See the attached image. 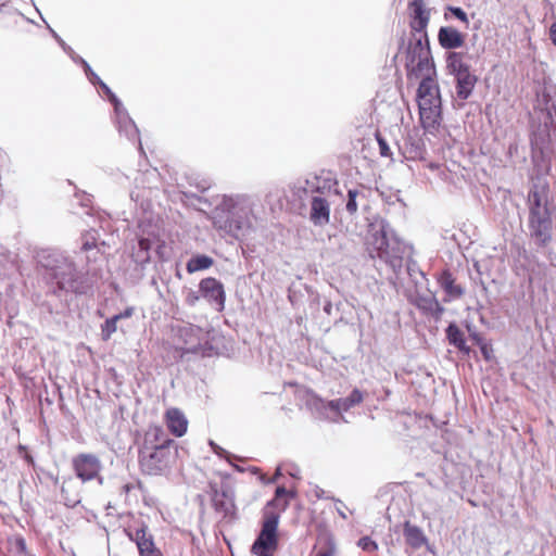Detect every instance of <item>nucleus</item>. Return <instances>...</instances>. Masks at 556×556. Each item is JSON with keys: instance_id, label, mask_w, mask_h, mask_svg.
Returning a JSON list of instances; mask_svg holds the SVG:
<instances>
[{"instance_id": "f257e3e1", "label": "nucleus", "mask_w": 556, "mask_h": 556, "mask_svg": "<svg viewBox=\"0 0 556 556\" xmlns=\"http://www.w3.org/2000/svg\"><path fill=\"white\" fill-rule=\"evenodd\" d=\"M141 475L169 477L179 463V447L160 425L149 426L135 440Z\"/></svg>"}, {"instance_id": "f03ea898", "label": "nucleus", "mask_w": 556, "mask_h": 556, "mask_svg": "<svg viewBox=\"0 0 556 556\" xmlns=\"http://www.w3.org/2000/svg\"><path fill=\"white\" fill-rule=\"evenodd\" d=\"M40 262L46 270V276L54 281L59 290L66 292H81V282L78 279L75 265L64 257L47 258L42 255Z\"/></svg>"}, {"instance_id": "7ed1b4c3", "label": "nucleus", "mask_w": 556, "mask_h": 556, "mask_svg": "<svg viewBox=\"0 0 556 556\" xmlns=\"http://www.w3.org/2000/svg\"><path fill=\"white\" fill-rule=\"evenodd\" d=\"M366 248L372 258L383 260L393 268L402 266L404 245L400 240L389 238L383 229L369 235Z\"/></svg>"}, {"instance_id": "20e7f679", "label": "nucleus", "mask_w": 556, "mask_h": 556, "mask_svg": "<svg viewBox=\"0 0 556 556\" xmlns=\"http://www.w3.org/2000/svg\"><path fill=\"white\" fill-rule=\"evenodd\" d=\"M406 75L409 81L420 80L429 84L437 83L435 67L430 51L422 47L421 41L408 52L406 61Z\"/></svg>"}, {"instance_id": "39448f33", "label": "nucleus", "mask_w": 556, "mask_h": 556, "mask_svg": "<svg viewBox=\"0 0 556 556\" xmlns=\"http://www.w3.org/2000/svg\"><path fill=\"white\" fill-rule=\"evenodd\" d=\"M447 64L448 68L455 76L457 98L460 100H467L477 84V76L471 74L470 67L464 62L462 53H450Z\"/></svg>"}, {"instance_id": "423d86ee", "label": "nucleus", "mask_w": 556, "mask_h": 556, "mask_svg": "<svg viewBox=\"0 0 556 556\" xmlns=\"http://www.w3.org/2000/svg\"><path fill=\"white\" fill-rule=\"evenodd\" d=\"M279 535L276 517L262 519L261 531L254 541L251 553L253 556H274L278 549Z\"/></svg>"}, {"instance_id": "0eeeda50", "label": "nucleus", "mask_w": 556, "mask_h": 556, "mask_svg": "<svg viewBox=\"0 0 556 556\" xmlns=\"http://www.w3.org/2000/svg\"><path fill=\"white\" fill-rule=\"evenodd\" d=\"M208 488V494L214 510L224 518H233L237 507L231 485L225 481L220 483L211 481Z\"/></svg>"}, {"instance_id": "6e6552de", "label": "nucleus", "mask_w": 556, "mask_h": 556, "mask_svg": "<svg viewBox=\"0 0 556 556\" xmlns=\"http://www.w3.org/2000/svg\"><path fill=\"white\" fill-rule=\"evenodd\" d=\"M128 539L137 546L139 556H163L162 551L156 546L153 535L149 532L148 526L141 521L137 527L124 529Z\"/></svg>"}, {"instance_id": "1a4fd4ad", "label": "nucleus", "mask_w": 556, "mask_h": 556, "mask_svg": "<svg viewBox=\"0 0 556 556\" xmlns=\"http://www.w3.org/2000/svg\"><path fill=\"white\" fill-rule=\"evenodd\" d=\"M72 468L83 482L100 478L102 465L100 458L92 453H79L72 458Z\"/></svg>"}, {"instance_id": "9d476101", "label": "nucleus", "mask_w": 556, "mask_h": 556, "mask_svg": "<svg viewBox=\"0 0 556 556\" xmlns=\"http://www.w3.org/2000/svg\"><path fill=\"white\" fill-rule=\"evenodd\" d=\"M530 236L535 244L544 248L552 241L553 220L551 213H536L528 218Z\"/></svg>"}, {"instance_id": "9b49d317", "label": "nucleus", "mask_w": 556, "mask_h": 556, "mask_svg": "<svg viewBox=\"0 0 556 556\" xmlns=\"http://www.w3.org/2000/svg\"><path fill=\"white\" fill-rule=\"evenodd\" d=\"M213 224L215 228L233 237H238L239 232L249 226V220L247 218V213L243 210H239L217 215L214 218Z\"/></svg>"}, {"instance_id": "f8f14e48", "label": "nucleus", "mask_w": 556, "mask_h": 556, "mask_svg": "<svg viewBox=\"0 0 556 556\" xmlns=\"http://www.w3.org/2000/svg\"><path fill=\"white\" fill-rule=\"evenodd\" d=\"M409 27L415 34H424L427 37V27L430 22V10L425 0H413L408 3Z\"/></svg>"}, {"instance_id": "ddd939ff", "label": "nucleus", "mask_w": 556, "mask_h": 556, "mask_svg": "<svg viewBox=\"0 0 556 556\" xmlns=\"http://www.w3.org/2000/svg\"><path fill=\"white\" fill-rule=\"evenodd\" d=\"M199 289L201 295L214 304L218 312L225 308L226 293L223 283L213 277L204 278L200 281Z\"/></svg>"}, {"instance_id": "4468645a", "label": "nucleus", "mask_w": 556, "mask_h": 556, "mask_svg": "<svg viewBox=\"0 0 556 556\" xmlns=\"http://www.w3.org/2000/svg\"><path fill=\"white\" fill-rule=\"evenodd\" d=\"M163 419L168 432L174 437L181 438L187 433L189 421L180 408L166 409Z\"/></svg>"}, {"instance_id": "2eb2a0df", "label": "nucleus", "mask_w": 556, "mask_h": 556, "mask_svg": "<svg viewBox=\"0 0 556 556\" xmlns=\"http://www.w3.org/2000/svg\"><path fill=\"white\" fill-rule=\"evenodd\" d=\"M418 110L421 108H439L442 106L440 89L438 83L429 84L420 81L417 89Z\"/></svg>"}, {"instance_id": "dca6fc26", "label": "nucleus", "mask_w": 556, "mask_h": 556, "mask_svg": "<svg viewBox=\"0 0 556 556\" xmlns=\"http://www.w3.org/2000/svg\"><path fill=\"white\" fill-rule=\"evenodd\" d=\"M290 492L285 486H278L275 492V496L270 500L263 509V518L276 517V521L279 525L281 513H283L289 506Z\"/></svg>"}, {"instance_id": "f3484780", "label": "nucleus", "mask_w": 556, "mask_h": 556, "mask_svg": "<svg viewBox=\"0 0 556 556\" xmlns=\"http://www.w3.org/2000/svg\"><path fill=\"white\" fill-rule=\"evenodd\" d=\"M548 186H534L528 194L529 216L533 214L543 215V213H551L547 206Z\"/></svg>"}, {"instance_id": "a211bd4d", "label": "nucleus", "mask_w": 556, "mask_h": 556, "mask_svg": "<svg viewBox=\"0 0 556 556\" xmlns=\"http://www.w3.org/2000/svg\"><path fill=\"white\" fill-rule=\"evenodd\" d=\"M412 304L415 305L424 315L431 316L435 320L441 319L444 307L439 303L434 295H420L417 294L410 300Z\"/></svg>"}, {"instance_id": "6ab92c4d", "label": "nucleus", "mask_w": 556, "mask_h": 556, "mask_svg": "<svg viewBox=\"0 0 556 556\" xmlns=\"http://www.w3.org/2000/svg\"><path fill=\"white\" fill-rule=\"evenodd\" d=\"M437 281L447 296L445 301L459 299L464 295V288L456 283V278L450 269L442 270L437 277Z\"/></svg>"}, {"instance_id": "aec40b11", "label": "nucleus", "mask_w": 556, "mask_h": 556, "mask_svg": "<svg viewBox=\"0 0 556 556\" xmlns=\"http://www.w3.org/2000/svg\"><path fill=\"white\" fill-rule=\"evenodd\" d=\"M419 119L426 132L435 134L442 122V106L419 109Z\"/></svg>"}, {"instance_id": "412c9836", "label": "nucleus", "mask_w": 556, "mask_h": 556, "mask_svg": "<svg viewBox=\"0 0 556 556\" xmlns=\"http://www.w3.org/2000/svg\"><path fill=\"white\" fill-rule=\"evenodd\" d=\"M309 556H339L334 538L329 533L319 534Z\"/></svg>"}, {"instance_id": "4be33fe9", "label": "nucleus", "mask_w": 556, "mask_h": 556, "mask_svg": "<svg viewBox=\"0 0 556 556\" xmlns=\"http://www.w3.org/2000/svg\"><path fill=\"white\" fill-rule=\"evenodd\" d=\"M311 220L318 226H323L330 220V207L326 199L314 197L311 203Z\"/></svg>"}, {"instance_id": "5701e85b", "label": "nucleus", "mask_w": 556, "mask_h": 556, "mask_svg": "<svg viewBox=\"0 0 556 556\" xmlns=\"http://www.w3.org/2000/svg\"><path fill=\"white\" fill-rule=\"evenodd\" d=\"M439 43L444 49L460 48L465 43V36L454 27H441L438 34Z\"/></svg>"}, {"instance_id": "b1692460", "label": "nucleus", "mask_w": 556, "mask_h": 556, "mask_svg": "<svg viewBox=\"0 0 556 556\" xmlns=\"http://www.w3.org/2000/svg\"><path fill=\"white\" fill-rule=\"evenodd\" d=\"M404 538L406 543L413 548L421 547L427 541L421 529L409 521H406L404 525Z\"/></svg>"}, {"instance_id": "393cba45", "label": "nucleus", "mask_w": 556, "mask_h": 556, "mask_svg": "<svg viewBox=\"0 0 556 556\" xmlns=\"http://www.w3.org/2000/svg\"><path fill=\"white\" fill-rule=\"evenodd\" d=\"M446 337L448 342L456 346L458 350L466 353L469 352V348L466 345V339L464 332L455 324H451L446 329Z\"/></svg>"}, {"instance_id": "a878e982", "label": "nucleus", "mask_w": 556, "mask_h": 556, "mask_svg": "<svg viewBox=\"0 0 556 556\" xmlns=\"http://www.w3.org/2000/svg\"><path fill=\"white\" fill-rule=\"evenodd\" d=\"M213 264L214 260L212 257L204 254H198L188 261L186 268L189 274H192L199 270L207 269L212 267Z\"/></svg>"}, {"instance_id": "bb28decb", "label": "nucleus", "mask_w": 556, "mask_h": 556, "mask_svg": "<svg viewBox=\"0 0 556 556\" xmlns=\"http://www.w3.org/2000/svg\"><path fill=\"white\" fill-rule=\"evenodd\" d=\"M117 319L113 316L108 318L101 326V337L103 341H109L114 332L117 330Z\"/></svg>"}, {"instance_id": "cd10ccee", "label": "nucleus", "mask_w": 556, "mask_h": 556, "mask_svg": "<svg viewBox=\"0 0 556 556\" xmlns=\"http://www.w3.org/2000/svg\"><path fill=\"white\" fill-rule=\"evenodd\" d=\"M72 484H73L72 480H68V481H64L63 485H62L63 498L66 501V505H68V506H74L77 503H79V501H80L78 492H76L73 495L68 494L67 486H71Z\"/></svg>"}, {"instance_id": "c85d7f7f", "label": "nucleus", "mask_w": 556, "mask_h": 556, "mask_svg": "<svg viewBox=\"0 0 556 556\" xmlns=\"http://www.w3.org/2000/svg\"><path fill=\"white\" fill-rule=\"evenodd\" d=\"M357 546L367 553H376L378 551V544L370 536H363L358 540Z\"/></svg>"}, {"instance_id": "c756f323", "label": "nucleus", "mask_w": 556, "mask_h": 556, "mask_svg": "<svg viewBox=\"0 0 556 556\" xmlns=\"http://www.w3.org/2000/svg\"><path fill=\"white\" fill-rule=\"evenodd\" d=\"M363 195L358 190H349L348 192V202H346V211L350 214H355L357 212V202L356 199Z\"/></svg>"}, {"instance_id": "7c9ffc66", "label": "nucleus", "mask_w": 556, "mask_h": 556, "mask_svg": "<svg viewBox=\"0 0 556 556\" xmlns=\"http://www.w3.org/2000/svg\"><path fill=\"white\" fill-rule=\"evenodd\" d=\"M345 405L344 410H349L351 407L363 402V394L358 389H354L351 394L344 399Z\"/></svg>"}, {"instance_id": "2f4dec72", "label": "nucleus", "mask_w": 556, "mask_h": 556, "mask_svg": "<svg viewBox=\"0 0 556 556\" xmlns=\"http://www.w3.org/2000/svg\"><path fill=\"white\" fill-rule=\"evenodd\" d=\"M375 137L377 139L378 146H379V153L383 157H391L392 151L387 142V140L381 136L379 131L375 134Z\"/></svg>"}, {"instance_id": "473e14b6", "label": "nucleus", "mask_w": 556, "mask_h": 556, "mask_svg": "<svg viewBox=\"0 0 556 556\" xmlns=\"http://www.w3.org/2000/svg\"><path fill=\"white\" fill-rule=\"evenodd\" d=\"M447 10L456 17L458 18L459 21H462L463 23H465L466 25H468L469 21H468V16L466 14V12L460 9V8H456V7H448Z\"/></svg>"}, {"instance_id": "72a5a7b5", "label": "nucleus", "mask_w": 556, "mask_h": 556, "mask_svg": "<svg viewBox=\"0 0 556 556\" xmlns=\"http://www.w3.org/2000/svg\"><path fill=\"white\" fill-rule=\"evenodd\" d=\"M344 399H337L329 402V407L333 410H344Z\"/></svg>"}, {"instance_id": "f704fd0d", "label": "nucleus", "mask_w": 556, "mask_h": 556, "mask_svg": "<svg viewBox=\"0 0 556 556\" xmlns=\"http://www.w3.org/2000/svg\"><path fill=\"white\" fill-rule=\"evenodd\" d=\"M140 251L148 253L151 249V241L147 238H141L138 242Z\"/></svg>"}, {"instance_id": "c9c22d12", "label": "nucleus", "mask_w": 556, "mask_h": 556, "mask_svg": "<svg viewBox=\"0 0 556 556\" xmlns=\"http://www.w3.org/2000/svg\"><path fill=\"white\" fill-rule=\"evenodd\" d=\"M548 38L553 46L556 47V22H553L548 28Z\"/></svg>"}, {"instance_id": "e433bc0d", "label": "nucleus", "mask_w": 556, "mask_h": 556, "mask_svg": "<svg viewBox=\"0 0 556 556\" xmlns=\"http://www.w3.org/2000/svg\"><path fill=\"white\" fill-rule=\"evenodd\" d=\"M132 313H134V308L132 307H127L124 312L114 315V317L117 320H121V319H124V318H129L132 315Z\"/></svg>"}, {"instance_id": "4c0bfd02", "label": "nucleus", "mask_w": 556, "mask_h": 556, "mask_svg": "<svg viewBox=\"0 0 556 556\" xmlns=\"http://www.w3.org/2000/svg\"><path fill=\"white\" fill-rule=\"evenodd\" d=\"M102 88L105 90L106 94L109 96V99L112 103H114L115 108H117L118 100L116 99L115 94L111 92V90L105 86L104 84H101Z\"/></svg>"}, {"instance_id": "58836bf2", "label": "nucleus", "mask_w": 556, "mask_h": 556, "mask_svg": "<svg viewBox=\"0 0 556 556\" xmlns=\"http://www.w3.org/2000/svg\"><path fill=\"white\" fill-rule=\"evenodd\" d=\"M15 547H16V549H18L21 553H24V552H25V549H26V543H25L24 539H21V538L16 539V541H15Z\"/></svg>"}, {"instance_id": "ea45409f", "label": "nucleus", "mask_w": 556, "mask_h": 556, "mask_svg": "<svg viewBox=\"0 0 556 556\" xmlns=\"http://www.w3.org/2000/svg\"><path fill=\"white\" fill-rule=\"evenodd\" d=\"M199 300V295H197L195 293H190L187 298V302L190 304V305H193L197 301Z\"/></svg>"}, {"instance_id": "a19ab883", "label": "nucleus", "mask_w": 556, "mask_h": 556, "mask_svg": "<svg viewBox=\"0 0 556 556\" xmlns=\"http://www.w3.org/2000/svg\"><path fill=\"white\" fill-rule=\"evenodd\" d=\"M93 248H96V243H94V242H88V241H87V242H85V243L83 244V250H84V251H89V250H91V249H93Z\"/></svg>"}, {"instance_id": "79ce46f5", "label": "nucleus", "mask_w": 556, "mask_h": 556, "mask_svg": "<svg viewBox=\"0 0 556 556\" xmlns=\"http://www.w3.org/2000/svg\"><path fill=\"white\" fill-rule=\"evenodd\" d=\"M132 488H134V486H132V484H130V483H126V484H124V485L122 486V489H123V491H124L125 493H128Z\"/></svg>"}, {"instance_id": "37998d69", "label": "nucleus", "mask_w": 556, "mask_h": 556, "mask_svg": "<svg viewBox=\"0 0 556 556\" xmlns=\"http://www.w3.org/2000/svg\"><path fill=\"white\" fill-rule=\"evenodd\" d=\"M481 351H482V353H483V355H484L485 359H489V358H490V356H489L488 348H486V346H482V348H481Z\"/></svg>"}, {"instance_id": "c03bdc74", "label": "nucleus", "mask_w": 556, "mask_h": 556, "mask_svg": "<svg viewBox=\"0 0 556 556\" xmlns=\"http://www.w3.org/2000/svg\"><path fill=\"white\" fill-rule=\"evenodd\" d=\"M25 457L28 459L29 463H33V458L30 455L26 454Z\"/></svg>"}]
</instances>
